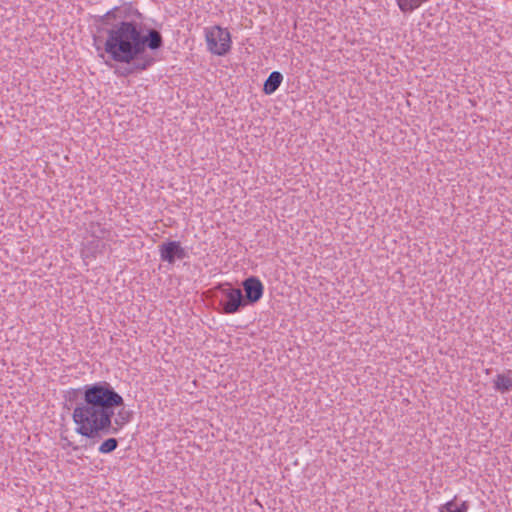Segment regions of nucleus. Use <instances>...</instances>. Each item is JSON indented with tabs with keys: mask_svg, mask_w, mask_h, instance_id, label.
<instances>
[{
	"mask_svg": "<svg viewBox=\"0 0 512 512\" xmlns=\"http://www.w3.org/2000/svg\"><path fill=\"white\" fill-rule=\"evenodd\" d=\"M283 81V75L278 71H273L270 73L268 78L266 79L263 87V91L267 95L273 94L281 85Z\"/></svg>",
	"mask_w": 512,
	"mask_h": 512,
	"instance_id": "9d476101",
	"label": "nucleus"
},
{
	"mask_svg": "<svg viewBox=\"0 0 512 512\" xmlns=\"http://www.w3.org/2000/svg\"><path fill=\"white\" fill-rule=\"evenodd\" d=\"M118 447V441L116 438H108L105 441L102 442V444L99 446L98 451L101 454H109L116 450Z\"/></svg>",
	"mask_w": 512,
	"mask_h": 512,
	"instance_id": "9b49d317",
	"label": "nucleus"
},
{
	"mask_svg": "<svg viewBox=\"0 0 512 512\" xmlns=\"http://www.w3.org/2000/svg\"><path fill=\"white\" fill-rule=\"evenodd\" d=\"M160 260L169 265H174L177 260L188 257V253L179 241L168 240L158 245Z\"/></svg>",
	"mask_w": 512,
	"mask_h": 512,
	"instance_id": "20e7f679",
	"label": "nucleus"
},
{
	"mask_svg": "<svg viewBox=\"0 0 512 512\" xmlns=\"http://www.w3.org/2000/svg\"><path fill=\"white\" fill-rule=\"evenodd\" d=\"M453 505H454V500H450L443 505V509L447 510V512H468L469 504L467 501H463L455 509H452Z\"/></svg>",
	"mask_w": 512,
	"mask_h": 512,
	"instance_id": "f8f14e48",
	"label": "nucleus"
},
{
	"mask_svg": "<svg viewBox=\"0 0 512 512\" xmlns=\"http://www.w3.org/2000/svg\"><path fill=\"white\" fill-rule=\"evenodd\" d=\"M163 46V38L156 29L143 33L134 21H121L106 30L104 51L118 63H133L134 71H144L155 59L146 53V48L157 50Z\"/></svg>",
	"mask_w": 512,
	"mask_h": 512,
	"instance_id": "f03ea898",
	"label": "nucleus"
},
{
	"mask_svg": "<svg viewBox=\"0 0 512 512\" xmlns=\"http://www.w3.org/2000/svg\"><path fill=\"white\" fill-rule=\"evenodd\" d=\"M512 371L497 374L493 380L494 389L500 393H507L512 390Z\"/></svg>",
	"mask_w": 512,
	"mask_h": 512,
	"instance_id": "1a4fd4ad",
	"label": "nucleus"
},
{
	"mask_svg": "<svg viewBox=\"0 0 512 512\" xmlns=\"http://www.w3.org/2000/svg\"><path fill=\"white\" fill-rule=\"evenodd\" d=\"M222 310L225 314H234L246 305L241 289L226 288L223 289V298L220 301Z\"/></svg>",
	"mask_w": 512,
	"mask_h": 512,
	"instance_id": "39448f33",
	"label": "nucleus"
},
{
	"mask_svg": "<svg viewBox=\"0 0 512 512\" xmlns=\"http://www.w3.org/2000/svg\"><path fill=\"white\" fill-rule=\"evenodd\" d=\"M245 291V302L254 304L258 302L264 294V285L259 278L251 276L242 283Z\"/></svg>",
	"mask_w": 512,
	"mask_h": 512,
	"instance_id": "423d86ee",
	"label": "nucleus"
},
{
	"mask_svg": "<svg viewBox=\"0 0 512 512\" xmlns=\"http://www.w3.org/2000/svg\"><path fill=\"white\" fill-rule=\"evenodd\" d=\"M123 405V397L108 382L86 385L72 414L75 432L86 438L117 434L132 418V412L122 408L113 421L115 409Z\"/></svg>",
	"mask_w": 512,
	"mask_h": 512,
	"instance_id": "f257e3e1",
	"label": "nucleus"
},
{
	"mask_svg": "<svg viewBox=\"0 0 512 512\" xmlns=\"http://www.w3.org/2000/svg\"><path fill=\"white\" fill-rule=\"evenodd\" d=\"M67 442H66V446H72L71 442L68 441L67 439H65Z\"/></svg>",
	"mask_w": 512,
	"mask_h": 512,
	"instance_id": "ddd939ff",
	"label": "nucleus"
},
{
	"mask_svg": "<svg viewBox=\"0 0 512 512\" xmlns=\"http://www.w3.org/2000/svg\"><path fill=\"white\" fill-rule=\"evenodd\" d=\"M208 51L217 56H224L231 50V34L219 25L204 28Z\"/></svg>",
	"mask_w": 512,
	"mask_h": 512,
	"instance_id": "7ed1b4c3",
	"label": "nucleus"
},
{
	"mask_svg": "<svg viewBox=\"0 0 512 512\" xmlns=\"http://www.w3.org/2000/svg\"><path fill=\"white\" fill-rule=\"evenodd\" d=\"M86 235L88 238H97L101 240L110 241L111 231L100 222L91 221L86 227Z\"/></svg>",
	"mask_w": 512,
	"mask_h": 512,
	"instance_id": "6e6552de",
	"label": "nucleus"
},
{
	"mask_svg": "<svg viewBox=\"0 0 512 512\" xmlns=\"http://www.w3.org/2000/svg\"><path fill=\"white\" fill-rule=\"evenodd\" d=\"M106 240L97 238H88L82 243L81 256L84 260L95 259L99 254H102L107 246Z\"/></svg>",
	"mask_w": 512,
	"mask_h": 512,
	"instance_id": "0eeeda50",
	"label": "nucleus"
}]
</instances>
